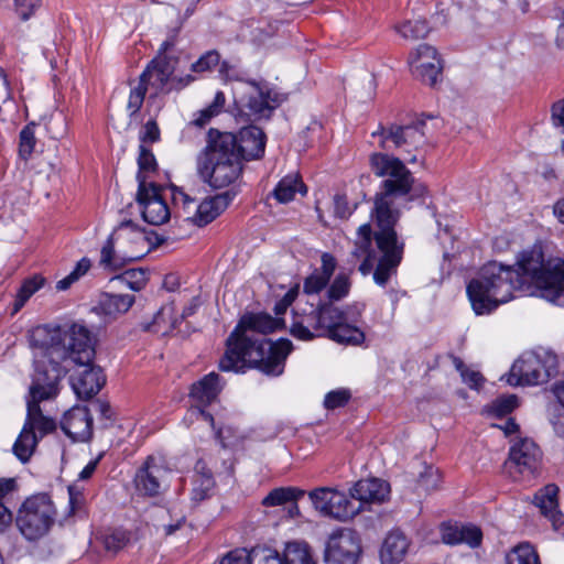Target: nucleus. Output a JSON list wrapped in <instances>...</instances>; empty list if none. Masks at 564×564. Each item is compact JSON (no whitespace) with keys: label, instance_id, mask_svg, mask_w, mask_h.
Here are the masks:
<instances>
[{"label":"nucleus","instance_id":"obj_11","mask_svg":"<svg viewBox=\"0 0 564 564\" xmlns=\"http://www.w3.org/2000/svg\"><path fill=\"white\" fill-rule=\"evenodd\" d=\"M556 369V357L545 350L523 352L511 367L508 383L536 386L549 380Z\"/></svg>","mask_w":564,"mask_h":564},{"label":"nucleus","instance_id":"obj_22","mask_svg":"<svg viewBox=\"0 0 564 564\" xmlns=\"http://www.w3.org/2000/svg\"><path fill=\"white\" fill-rule=\"evenodd\" d=\"M337 268L336 258L328 252L321 256V268L315 269L303 282V296L308 301L315 300L319 293L327 290L330 279Z\"/></svg>","mask_w":564,"mask_h":564},{"label":"nucleus","instance_id":"obj_35","mask_svg":"<svg viewBox=\"0 0 564 564\" xmlns=\"http://www.w3.org/2000/svg\"><path fill=\"white\" fill-rule=\"evenodd\" d=\"M100 539L105 550L116 554L132 542V533L122 528L109 529L101 534Z\"/></svg>","mask_w":564,"mask_h":564},{"label":"nucleus","instance_id":"obj_36","mask_svg":"<svg viewBox=\"0 0 564 564\" xmlns=\"http://www.w3.org/2000/svg\"><path fill=\"white\" fill-rule=\"evenodd\" d=\"M37 441V434L23 425V429L13 445L15 456L23 463L28 462L36 447Z\"/></svg>","mask_w":564,"mask_h":564},{"label":"nucleus","instance_id":"obj_46","mask_svg":"<svg viewBox=\"0 0 564 564\" xmlns=\"http://www.w3.org/2000/svg\"><path fill=\"white\" fill-rule=\"evenodd\" d=\"M113 280L120 284L128 286L132 291H140L147 284V275L142 270H128L123 274L116 276Z\"/></svg>","mask_w":564,"mask_h":564},{"label":"nucleus","instance_id":"obj_24","mask_svg":"<svg viewBox=\"0 0 564 564\" xmlns=\"http://www.w3.org/2000/svg\"><path fill=\"white\" fill-rule=\"evenodd\" d=\"M83 369L72 378V387L79 399H90L96 395L106 382L100 367L90 362L80 366Z\"/></svg>","mask_w":564,"mask_h":564},{"label":"nucleus","instance_id":"obj_9","mask_svg":"<svg viewBox=\"0 0 564 564\" xmlns=\"http://www.w3.org/2000/svg\"><path fill=\"white\" fill-rule=\"evenodd\" d=\"M58 373L53 372L52 377H45L34 372L33 382L30 387V394L26 401L28 414L24 425L29 430L39 433L43 437L56 429V422L42 413L40 403L54 399L58 393Z\"/></svg>","mask_w":564,"mask_h":564},{"label":"nucleus","instance_id":"obj_48","mask_svg":"<svg viewBox=\"0 0 564 564\" xmlns=\"http://www.w3.org/2000/svg\"><path fill=\"white\" fill-rule=\"evenodd\" d=\"M36 139L34 135V123L25 126L20 132L19 152L23 159H28L34 150Z\"/></svg>","mask_w":564,"mask_h":564},{"label":"nucleus","instance_id":"obj_41","mask_svg":"<svg viewBox=\"0 0 564 564\" xmlns=\"http://www.w3.org/2000/svg\"><path fill=\"white\" fill-rule=\"evenodd\" d=\"M44 278L40 275H33L32 278L24 280L17 293L14 312L20 311L29 299L44 285Z\"/></svg>","mask_w":564,"mask_h":564},{"label":"nucleus","instance_id":"obj_6","mask_svg":"<svg viewBox=\"0 0 564 564\" xmlns=\"http://www.w3.org/2000/svg\"><path fill=\"white\" fill-rule=\"evenodd\" d=\"M177 58L172 56H158L141 73L139 83L131 88L127 110L133 117L141 109L145 94L151 90L150 97H155L163 91L183 89L195 80L192 75L184 77L174 76Z\"/></svg>","mask_w":564,"mask_h":564},{"label":"nucleus","instance_id":"obj_39","mask_svg":"<svg viewBox=\"0 0 564 564\" xmlns=\"http://www.w3.org/2000/svg\"><path fill=\"white\" fill-rule=\"evenodd\" d=\"M283 564H315V562L307 543L294 541L285 546Z\"/></svg>","mask_w":564,"mask_h":564},{"label":"nucleus","instance_id":"obj_45","mask_svg":"<svg viewBox=\"0 0 564 564\" xmlns=\"http://www.w3.org/2000/svg\"><path fill=\"white\" fill-rule=\"evenodd\" d=\"M251 564H283V558L271 547L256 546L251 550Z\"/></svg>","mask_w":564,"mask_h":564},{"label":"nucleus","instance_id":"obj_40","mask_svg":"<svg viewBox=\"0 0 564 564\" xmlns=\"http://www.w3.org/2000/svg\"><path fill=\"white\" fill-rule=\"evenodd\" d=\"M351 289L350 274L347 272H339L332 282H329L326 290V297L328 302H338L348 296Z\"/></svg>","mask_w":564,"mask_h":564},{"label":"nucleus","instance_id":"obj_38","mask_svg":"<svg viewBox=\"0 0 564 564\" xmlns=\"http://www.w3.org/2000/svg\"><path fill=\"white\" fill-rule=\"evenodd\" d=\"M328 338L339 344L360 345L365 340V334L361 329L347 324L344 319L333 329Z\"/></svg>","mask_w":564,"mask_h":564},{"label":"nucleus","instance_id":"obj_16","mask_svg":"<svg viewBox=\"0 0 564 564\" xmlns=\"http://www.w3.org/2000/svg\"><path fill=\"white\" fill-rule=\"evenodd\" d=\"M171 469L161 456L150 455L135 471L133 482L139 495L158 497L169 487Z\"/></svg>","mask_w":564,"mask_h":564},{"label":"nucleus","instance_id":"obj_43","mask_svg":"<svg viewBox=\"0 0 564 564\" xmlns=\"http://www.w3.org/2000/svg\"><path fill=\"white\" fill-rule=\"evenodd\" d=\"M397 32L406 40H417L427 35L430 28L425 20L414 19L395 26Z\"/></svg>","mask_w":564,"mask_h":564},{"label":"nucleus","instance_id":"obj_30","mask_svg":"<svg viewBox=\"0 0 564 564\" xmlns=\"http://www.w3.org/2000/svg\"><path fill=\"white\" fill-rule=\"evenodd\" d=\"M221 390L219 376L210 372L193 384L191 395L202 404L212 403Z\"/></svg>","mask_w":564,"mask_h":564},{"label":"nucleus","instance_id":"obj_13","mask_svg":"<svg viewBox=\"0 0 564 564\" xmlns=\"http://www.w3.org/2000/svg\"><path fill=\"white\" fill-rule=\"evenodd\" d=\"M424 128L425 122L422 120L390 123L387 127L380 124L371 135L379 137V144L383 149H395L410 154L426 143Z\"/></svg>","mask_w":564,"mask_h":564},{"label":"nucleus","instance_id":"obj_23","mask_svg":"<svg viewBox=\"0 0 564 564\" xmlns=\"http://www.w3.org/2000/svg\"><path fill=\"white\" fill-rule=\"evenodd\" d=\"M61 429L73 441L85 442L93 435V417L86 406H75L61 421Z\"/></svg>","mask_w":564,"mask_h":564},{"label":"nucleus","instance_id":"obj_57","mask_svg":"<svg viewBox=\"0 0 564 564\" xmlns=\"http://www.w3.org/2000/svg\"><path fill=\"white\" fill-rule=\"evenodd\" d=\"M142 142H156L160 140V129L155 120H149L142 128L140 133Z\"/></svg>","mask_w":564,"mask_h":564},{"label":"nucleus","instance_id":"obj_29","mask_svg":"<svg viewBox=\"0 0 564 564\" xmlns=\"http://www.w3.org/2000/svg\"><path fill=\"white\" fill-rule=\"evenodd\" d=\"M482 539V533L475 525L444 524L442 527V540L446 544L465 543L470 547H477Z\"/></svg>","mask_w":564,"mask_h":564},{"label":"nucleus","instance_id":"obj_61","mask_svg":"<svg viewBox=\"0 0 564 564\" xmlns=\"http://www.w3.org/2000/svg\"><path fill=\"white\" fill-rule=\"evenodd\" d=\"M12 522L11 511L0 502V533H3Z\"/></svg>","mask_w":564,"mask_h":564},{"label":"nucleus","instance_id":"obj_31","mask_svg":"<svg viewBox=\"0 0 564 564\" xmlns=\"http://www.w3.org/2000/svg\"><path fill=\"white\" fill-rule=\"evenodd\" d=\"M296 193L305 195L306 186L297 173H292L280 180L273 191V196L279 203L286 204L294 199Z\"/></svg>","mask_w":564,"mask_h":564},{"label":"nucleus","instance_id":"obj_55","mask_svg":"<svg viewBox=\"0 0 564 564\" xmlns=\"http://www.w3.org/2000/svg\"><path fill=\"white\" fill-rule=\"evenodd\" d=\"M186 422H205L210 425V427H214V417L210 413L206 412L203 408L196 405L192 406L185 416Z\"/></svg>","mask_w":564,"mask_h":564},{"label":"nucleus","instance_id":"obj_5","mask_svg":"<svg viewBox=\"0 0 564 564\" xmlns=\"http://www.w3.org/2000/svg\"><path fill=\"white\" fill-rule=\"evenodd\" d=\"M196 170L202 180L214 188L229 186L242 172V160L236 148V135L209 130L206 147L196 159Z\"/></svg>","mask_w":564,"mask_h":564},{"label":"nucleus","instance_id":"obj_4","mask_svg":"<svg viewBox=\"0 0 564 564\" xmlns=\"http://www.w3.org/2000/svg\"><path fill=\"white\" fill-rule=\"evenodd\" d=\"M34 354L35 372L45 377L58 373V382L68 368L64 365L70 360L77 366H87L94 360V339L89 329L78 323L67 327L46 325L33 328L29 336Z\"/></svg>","mask_w":564,"mask_h":564},{"label":"nucleus","instance_id":"obj_52","mask_svg":"<svg viewBox=\"0 0 564 564\" xmlns=\"http://www.w3.org/2000/svg\"><path fill=\"white\" fill-rule=\"evenodd\" d=\"M349 399H350V393L348 390L340 389V390L330 391L325 397L324 405L327 409H336V408L345 405Z\"/></svg>","mask_w":564,"mask_h":564},{"label":"nucleus","instance_id":"obj_53","mask_svg":"<svg viewBox=\"0 0 564 564\" xmlns=\"http://www.w3.org/2000/svg\"><path fill=\"white\" fill-rule=\"evenodd\" d=\"M41 2L42 0H14L15 11L21 20L26 21L40 8Z\"/></svg>","mask_w":564,"mask_h":564},{"label":"nucleus","instance_id":"obj_60","mask_svg":"<svg viewBox=\"0 0 564 564\" xmlns=\"http://www.w3.org/2000/svg\"><path fill=\"white\" fill-rule=\"evenodd\" d=\"M462 379L471 389H478L484 381L480 372L470 369L463 370Z\"/></svg>","mask_w":564,"mask_h":564},{"label":"nucleus","instance_id":"obj_42","mask_svg":"<svg viewBox=\"0 0 564 564\" xmlns=\"http://www.w3.org/2000/svg\"><path fill=\"white\" fill-rule=\"evenodd\" d=\"M507 564H540L539 556L530 543H520L507 555Z\"/></svg>","mask_w":564,"mask_h":564},{"label":"nucleus","instance_id":"obj_15","mask_svg":"<svg viewBox=\"0 0 564 564\" xmlns=\"http://www.w3.org/2000/svg\"><path fill=\"white\" fill-rule=\"evenodd\" d=\"M308 498L319 514L335 520L347 521L361 511L360 506H356L346 494L335 488H316L308 492Z\"/></svg>","mask_w":564,"mask_h":564},{"label":"nucleus","instance_id":"obj_25","mask_svg":"<svg viewBox=\"0 0 564 564\" xmlns=\"http://www.w3.org/2000/svg\"><path fill=\"white\" fill-rule=\"evenodd\" d=\"M236 148L241 160H257L263 156L265 149V134L256 127H245L236 137Z\"/></svg>","mask_w":564,"mask_h":564},{"label":"nucleus","instance_id":"obj_7","mask_svg":"<svg viewBox=\"0 0 564 564\" xmlns=\"http://www.w3.org/2000/svg\"><path fill=\"white\" fill-rule=\"evenodd\" d=\"M145 234L132 221L121 223L108 238L100 252V265L117 271L127 263L140 260L148 251Z\"/></svg>","mask_w":564,"mask_h":564},{"label":"nucleus","instance_id":"obj_32","mask_svg":"<svg viewBox=\"0 0 564 564\" xmlns=\"http://www.w3.org/2000/svg\"><path fill=\"white\" fill-rule=\"evenodd\" d=\"M175 307L172 303L163 305L153 316L150 323L143 325V329L155 334L167 335L177 324L174 317Z\"/></svg>","mask_w":564,"mask_h":564},{"label":"nucleus","instance_id":"obj_12","mask_svg":"<svg viewBox=\"0 0 564 564\" xmlns=\"http://www.w3.org/2000/svg\"><path fill=\"white\" fill-rule=\"evenodd\" d=\"M172 202L175 207H181L185 219L197 226H205L217 218L229 205L230 194L223 193L206 197L200 203L185 193L182 188L171 186Z\"/></svg>","mask_w":564,"mask_h":564},{"label":"nucleus","instance_id":"obj_21","mask_svg":"<svg viewBox=\"0 0 564 564\" xmlns=\"http://www.w3.org/2000/svg\"><path fill=\"white\" fill-rule=\"evenodd\" d=\"M237 102L240 110L252 120L268 119L276 107L275 99L268 91H263L258 85H248V91Z\"/></svg>","mask_w":564,"mask_h":564},{"label":"nucleus","instance_id":"obj_2","mask_svg":"<svg viewBox=\"0 0 564 564\" xmlns=\"http://www.w3.org/2000/svg\"><path fill=\"white\" fill-rule=\"evenodd\" d=\"M276 327V321L268 314L242 316L227 339V349L219 360V369L240 372L250 367L268 376H280L293 345L286 338L273 343L263 337Z\"/></svg>","mask_w":564,"mask_h":564},{"label":"nucleus","instance_id":"obj_17","mask_svg":"<svg viewBox=\"0 0 564 564\" xmlns=\"http://www.w3.org/2000/svg\"><path fill=\"white\" fill-rule=\"evenodd\" d=\"M138 183L137 203L144 221L154 226L163 225L170 219L171 213L160 187L152 182H145L142 175L138 176Z\"/></svg>","mask_w":564,"mask_h":564},{"label":"nucleus","instance_id":"obj_34","mask_svg":"<svg viewBox=\"0 0 564 564\" xmlns=\"http://www.w3.org/2000/svg\"><path fill=\"white\" fill-rule=\"evenodd\" d=\"M133 302L134 296L130 294L106 293L100 300V308L105 315L117 316L128 312Z\"/></svg>","mask_w":564,"mask_h":564},{"label":"nucleus","instance_id":"obj_49","mask_svg":"<svg viewBox=\"0 0 564 564\" xmlns=\"http://www.w3.org/2000/svg\"><path fill=\"white\" fill-rule=\"evenodd\" d=\"M138 165H139V172L137 174V177L139 175H142L144 177V181L147 182V175L148 172H153L156 167V161L153 155V153L144 148L143 145H140V153L138 158Z\"/></svg>","mask_w":564,"mask_h":564},{"label":"nucleus","instance_id":"obj_37","mask_svg":"<svg viewBox=\"0 0 564 564\" xmlns=\"http://www.w3.org/2000/svg\"><path fill=\"white\" fill-rule=\"evenodd\" d=\"M304 494V490L294 487L275 488L262 499V505L264 507L285 506L289 501H297Z\"/></svg>","mask_w":564,"mask_h":564},{"label":"nucleus","instance_id":"obj_26","mask_svg":"<svg viewBox=\"0 0 564 564\" xmlns=\"http://www.w3.org/2000/svg\"><path fill=\"white\" fill-rule=\"evenodd\" d=\"M389 492V484L378 478L361 479L349 489L350 497L359 501L358 506L361 509L364 503H381L386 501Z\"/></svg>","mask_w":564,"mask_h":564},{"label":"nucleus","instance_id":"obj_33","mask_svg":"<svg viewBox=\"0 0 564 564\" xmlns=\"http://www.w3.org/2000/svg\"><path fill=\"white\" fill-rule=\"evenodd\" d=\"M316 306L321 319L322 336L328 337L333 329L345 319V314L334 303L321 299L316 302Z\"/></svg>","mask_w":564,"mask_h":564},{"label":"nucleus","instance_id":"obj_56","mask_svg":"<svg viewBox=\"0 0 564 564\" xmlns=\"http://www.w3.org/2000/svg\"><path fill=\"white\" fill-rule=\"evenodd\" d=\"M68 495L70 513L76 514L77 512L82 511L85 505L84 495L77 485H72L68 487Z\"/></svg>","mask_w":564,"mask_h":564},{"label":"nucleus","instance_id":"obj_64","mask_svg":"<svg viewBox=\"0 0 564 564\" xmlns=\"http://www.w3.org/2000/svg\"><path fill=\"white\" fill-rule=\"evenodd\" d=\"M551 391L557 402L564 408V381L554 383Z\"/></svg>","mask_w":564,"mask_h":564},{"label":"nucleus","instance_id":"obj_19","mask_svg":"<svg viewBox=\"0 0 564 564\" xmlns=\"http://www.w3.org/2000/svg\"><path fill=\"white\" fill-rule=\"evenodd\" d=\"M290 333L301 340H312L322 336L316 303L308 300L303 301V299L297 302L293 308Z\"/></svg>","mask_w":564,"mask_h":564},{"label":"nucleus","instance_id":"obj_63","mask_svg":"<svg viewBox=\"0 0 564 564\" xmlns=\"http://www.w3.org/2000/svg\"><path fill=\"white\" fill-rule=\"evenodd\" d=\"M90 268V261L87 258H83L79 260L75 267V269L70 272V274H75L76 280L87 273Z\"/></svg>","mask_w":564,"mask_h":564},{"label":"nucleus","instance_id":"obj_47","mask_svg":"<svg viewBox=\"0 0 564 564\" xmlns=\"http://www.w3.org/2000/svg\"><path fill=\"white\" fill-rule=\"evenodd\" d=\"M518 405V398L514 394L501 395L489 406L488 412L496 416H505L511 413Z\"/></svg>","mask_w":564,"mask_h":564},{"label":"nucleus","instance_id":"obj_1","mask_svg":"<svg viewBox=\"0 0 564 564\" xmlns=\"http://www.w3.org/2000/svg\"><path fill=\"white\" fill-rule=\"evenodd\" d=\"M520 270L498 262L485 264L477 276L467 284V295L477 315L490 314L499 305L509 302L513 292L530 280L540 290L541 296L557 302L564 293V261L560 259L543 263L541 256L523 258Z\"/></svg>","mask_w":564,"mask_h":564},{"label":"nucleus","instance_id":"obj_3","mask_svg":"<svg viewBox=\"0 0 564 564\" xmlns=\"http://www.w3.org/2000/svg\"><path fill=\"white\" fill-rule=\"evenodd\" d=\"M393 196L376 194L370 216L376 230L369 224L358 228L351 256L364 258L358 270L362 275L373 272V281L386 286L392 275L397 274L402 261L404 242L400 241L394 229L400 218V210L393 206Z\"/></svg>","mask_w":564,"mask_h":564},{"label":"nucleus","instance_id":"obj_58","mask_svg":"<svg viewBox=\"0 0 564 564\" xmlns=\"http://www.w3.org/2000/svg\"><path fill=\"white\" fill-rule=\"evenodd\" d=\"M551 122L553 127L564 130V98L552 105Z\"/></svg>","mask_w":564,"mask_h":564},{"label":"nucleus","instance_id":"obj_50","mask_svg":"<svg viewBox=\"0 0 564 564\" xmlns=\"http://www.w3.org/2000/svg\"><path fill=\"white\" fill-rule=\"evenodd\" d=\"M219 59L218 52L208 51L192 64L191 69L195 73L208 72L219 63Z\"/></svg>","mask_w":564,"mask_h":564},{"label":"nucleus","instance_id":"obj_8","mask_svg":"<svg viewBox=\"0 0 564 564\" xmlns=\"http://www.w3.org/2000/svg\"><path fill=\"white\" fill-rule=\"evenodd\" d=\"M56 509L45 494L28 498L18 511L17 525L28 541L45 536L55 522Z\"/></svg>","mask_w":564,"mask_h":564},{"label":"nucleus","instance_id":"obj_20","mask_svg":"<svg viewBox=\"0 0 564 564\" xmlns=\"http://www.w3.org/2000/svg\"><path fill=\"white\" fill-rule=\"evenodd\" d=\"M410 70L421 82L434 86L442 72L441 58L436 50L427 44L419 45L409 56Z\"/></svg>","mask_w":564,"mask_h":564},{"label":"nucleus","instance_id":"obj_27","mask_svg":"<svg viewBox=\"0 0 564 564\" xmlns=\"http://www.w3.org/2000/svg\"><path fill=\"white\" fill-rule=\"evenodd\" d=\"M557 492L558 488L555 485H547L534 496L536 507L554 530L564 524V514L557 509Z\"/></svg>","mask_w":564,"mask_h":564},{"label":"nucleus","instance_id":"obj_51","mask_svg":"<svg viewBox=\"0 0 564 564\" xmlns=\"http://www.w3.org/2000/svg\"><path fill=\"white\" fill-rule=\"evenodd\" d=\"M441 480V475L433 466H426L420 474L419 485L425 490L436 489Z\"/></svg>","mask_w":564,"mask_h":564},{"label":"nucleus","instance_id":"obj_10","mask_svg":"<svg viewBox=\"0 0 564 564\" xmlns=\"http://www.w3.org/2000/svg\"><path fill=\"white\" fill-rule=\"evenodd\" d=\"M369 163L372 173L382 178L378 194L401 197L411 192L414 177L399 158L378 152L370 155Z\"/></svg>","mask_w":564,"mask_h":564},{"label":"nucleus","instance_id":"obj_44","mask_svg":"<svg viewBox=\"0 0 564 564\" xmlns=\"http://www.w3.org/2000/svg\"><path fill=\"white\" fill-rule=\"evenodd\" d=\"M215 481L209 474H197L193 480L192 500L203 501L212 495Z\"/></svg>","mask_w":564,"mask_h":564},{"label":"nucleus","instance_id":"obj_18","mask_svg":"<svg viewBox=\"0 0 564 564\" xmlns=\"http://www.w3.org/2000/svg\"><path fill=\"white\" fill-rule=\"evenodd\" d=\"M360 553L358 535L351 530L344 529L328 538L324 560L326 564H357Z\"/></svg>","mask_w":564,"mask_h":564},{"label":"nucleus","instance_id":"obj_28","mask_svg":"<svg viewBox=\"0 0 564 564\" xmlns=\"http://www.w3.org/2000/svg\"><path fill=\"white\" fill-rule=\"evenodd\" d=\"M410 542L401 531H391L384 538L380 549L382 564H398L408 553Z\"/></svg>","mask_w":564,"mask_h":564},{"label":"nucleus","instance_id":"obj_59","mask_svg":"<svg viewBox=\"0 0 564 564\" xmlns=\"http://www.w3.org/2000/svg\"><path fill=\"white\" fill-rule=\"evenodd\" d=\"M334 210L336 216H338L339 218H347L351 214V208L348 204L346 196L335 195Z\"/></svg>","mask_w":564,"mask_h":564},{"label":"nucleus","instance_id":"obj_54","mask_svg":"<svg viewBox=\"0 0 564 564\" xmlns=\"http://www.w3.org/2000/svg\"><path fill=\"white\" fill-rule=\"evenodd\" d=\"M220 564H251V551L247 549L230 551L221 558Z\"/></svg>","mask_w":564,"mask_h":564},{"label":"nucleus","instance_id":"obj_14","mask_svg":"<svg viewBox=\"0 0 564 564\" xmlns=\"http://www.w3.org/2000/svg\"><path fill=\"white\" fill-rule=\"evenodd\" d=\"M541 451L530 438H517L509 449L505 463L506 471L516 481H529L538 475Z\"/></svg>","mask_w":564,"mask_h":564},{"label":"nucleus","instance_id":"obj_62","mask_svg":"<svg viewBox=\"0 0 564 564\" xmlns=\"http://www.w3.org/2000/svg\"><path fill=\"white\" fill-rule=\"evenodd\" d=\"M15 489V480L13 478L0 479V499L9 495Z\"/></svg>","mask_w":564,"mask_h":564}]
</instances>
